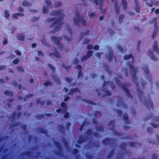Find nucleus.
Listing matches in <instances>:
<instances>
[{"label":"nucleus","instance_id":"1","mask_svg":"<svg viewBox=\"0 0 159 159\" xmlns=\"http://www.w3.org/2000/svg\"><path fill=\"white\" fill-rule=\"evenodd\" d=\"M62 12L63 10L59 9L53 11L50 14L51 16H56L58 18L49 26L50 28H52L54 27V28L53 30L49 31L50 34H53L60 30L61 27L64 23V21L61 22L63 20Z\"/></svg>","mask_w":159,"mask_h":159},{"label":"nucleus","instance_id":"2","mask_svg":"<svg viewBox=\"0 0 159 159\" xmlns=\"http://www.w3.org/2000/svg\"><path fill=\"white\" fill-rule=\"evenodd\" d=\"M127 65L131 70V74L132 80L137 87L138 94L140 102L142 103L143 102V96L144 92L143 91L141 90L139 88L140 84L139 83L138 81H137L138 78L136 77V74L138 72V70L137 68H134V66L133 64H131L130 61H128L127 62Z\"/></svg>","mask_w":159,"mask_h":159},{"label":"nucleus","instance_id":"3","mask_svg":"<svg viewBox=\"0 0 159 159\" xmlns=\"http://www.w3.org/2000/svg\"><path fill=\"white\" fill-rule=\"evenodd\" d=\"M158 18L159 17H154L149 21V23L150 24H152L153 23L154 24V29L152 35V38H154L155 37L158 30L159 26H157V18Z\"/></svg>","mask_w":159,"mask_h":159},{"label":"nucleus","instance_id":"4","mask_svg":"<svg viewBox=\"0 0 159 159\" xmlns=\"http://www.w3.org/2000/svg\"><path fill=\"white\" fill-rule=\"evenodd\" d=\"M144 104L146 107L147 108L148 110L150 111V106L151 109L152 110L153 109L154 104L153 102L151 99L150 95L148 94V98L145 97L144 98Z\"/></svg>","mask_w":159,"mask_h":159},{"label":"nucleus","instance_id":"5","mask_svg":"<svg viewBox=\"0 0 159 159\" xmlns=\"http://www.w3.org/2000/svg\"><path fill=\"white\" fill-rule=\"evenodd\" d=\"M61 39V37H57L56 36H51V40L54 42L59 50L61 51L63 50L64 48L63 44L60 43Z\"/></svg>","mask_w":159,"mask_h":159},{"label":"nucleus","instance_id":"6","mask_svg":"<svg viewBox=\"0 0 159 159\" xmlns=\"http://www.w3.org/2000/svg\"><path fill=\"white\" fill-rule=\"evenodd\" d=\"M129 84V83L127 82H126L125 84H122L121 86V89L125 92L127 96L129 98L132 99L133 96L130 93L129 89L126 86V85H128Z\"/></svg>","mask_w":159,"mask_h":159},{"label":"nucleus","instance_id":"7","mask_svg":"<svg viewBox=\"0 0 159 159\" xmlns=\"http://www.w3.org/2000/svg\"><path fill=\"white\" fill-rule=\"evenodd\" d=\"M143 70L144 73L146 74V76L147 78V79L150 82V85L152 86L153 85V82H152V77L148 76L149 74V70L148 69V67L147 66H146L143 68Z\"/></svg>","mask_w":159,"mask_h":159},{"label":"nucleus","instance_id":"8","mask_svg":"<svg viewBox=\"0 0 159 159\" xmlns=\"http://www.w3.org/2000/svg\"><path fill=\"white\" fill-rule=\"evenodd\" d=\"M116 140V139L112 138L109 139L108 138H106L103 139L102 140V143L105 145L107 144H110V143L114 144Z\"/></svg>","mask_w":159,"mask_h":159},{"label":"nucleus","instance_id":"9","mask_svg":"<svg viewBox=\"0 0 159 159\" xmlns=\"http://www.w3.org/2000/svg\"><path fill=\"white\" fill-rule=\"evenodd\" d=\"M110 51H109V53L108 54L106 55V57L108 60L109 61H111L113 57H114V53L113 51L112 48L110 47L109 48Z\"/></svg>","mask_w":159,"mask_h":159},{"label":"nucleus","instance_id":"10","mask_svg":"<svg viewBox=\"0 0 159 159\" xmlns=\"http://www.w3.org/2000/svg\"><path fill=\"white\" fill-rule=\"evenodd\" d=\"M76 15L77 17H74L73 18V21L75 24L76 25H78L79 27L80 26L79 24L81 18L80 16L79 13L78 12L76 14Z\"/></svg>","mask_w":159,"mask_h":159},{"label":"nucleus","instance_id":"11","mask_svg":"<svg viewBox=\"0 0 159 159\" xmlns=\"http://www.w3.org/2000/svg\"><path fill=\"white\" fill-rule=\"evenodd\" d=\"M121 106L125 109H128V106L127 105L124 103L122 100L121 98H120L117 101L116 106L118 107H119Z\"/></svg>","mask_w":159,"mask_h":159},{"label":"nucleus","instance_id":"12","mask_svg":"<svg viewBox=\"0 0 159 159\" xmlns=\"http://www.w3.org/2000/svg\"><path fill=\"white\" fill-rule=\"evenodd\" d=\"M148 54L151 57V58L152 60L156 62L158 61V58L155 57V55L154 54L152 51L151 50L148 51Z\"/></svg>","mask_w":159,"mask_h":159},{"label":"nucleus","instance_id":"13","mask_svg":"<svg viewBox=\"0 0 159 159\" xmlns=\"http://www.w3.org/2000/svg\"><path fill=\"white\" fill-rule=\"evenodd\" d=\"M132 58V59L131 60V63L132 64H132L134 61V57L133 56V55L132 54H129L128 55H125L123 57V59L125 60H128V59H129L130 58Z\"/></svg>","mask_w":159,"mask_h":159},{"label":"nucleus","instance_id":"14","mask_svg":"<svg viewBox=\"0 0 159 159\" xmlns=\"http://www.w3.org/2000/svg\"><path fill=\"white\" fill-rule=\"evenodd\" d=\"M151 119H152V120L154 121L157 122L159 121V116H153V114L151 113L146 118V119L148 120Z\"/></svg>","mask_w":159,"mask_h":159},{"label":"nucleus","instance_id":"15","mask_svg":"<svg viewBox=\"0 0 159 159\" xmlns=\"http://www.w3.org/2000/svg\"><path fill=\"white\" fill-rule=\"evenodd\" d=\"M114 8L116 13L119 15L120 13V9L118 6V2H115L114 3Z\"/></svg>","mask_w":159,"mask_h":159},{"label":"nucleus","instance_id":"16","mask_svg":"<svg viewBox=\"0 0 159 159\" xmlns=\"http://www.w3.org/2000/svg\"><path fill=\"white\" fill-rule=\"evenodd\" d=\"M157 42L156 41H155L153 43V50L155 51L159 55V49L157 48Z\"/></svg>","mask_w":159,"mask_h":159},{"label":"nucleus","instance_id":"17","mask_svg":"<svg viewBox=\"0 0 159 159\" xmlns=\"http://www.w3.org/2000/svg\"><path fill=\"white\" fill-rule=\"evenodd\" d=\"M123 119L125 124H129L130 123L128 116L126 113H125L124 114Z\"/></svg>","mask_w":159,"mask_h":159},{"label":"nucleus","instance_id":"18","mask_svg":"<svg viewBox=\"0 0 159 159\" xmlns=\"http://www.w3.org/2000/svg\"><path fill=\"white\" fill-rule=\"evenodd\" d=\"M59 129V131L62 134H65V128L64 126L61 125H59L58 126Z\"/></svg>","mask_w":159,"mask_h":159},{"label":"nucleus","instance_id":"19","mask_svg":"<svg viewBox=\"0 0 159 159\" xmlns=\"http://www.w3.org/2000/svg\"><path fill=\"white\" fill-rule=\"evenodd\" d=\"M54 143L59 150L60 152H61L62 151V148L60 143L58 141H55Z\"/></svg>","mask_w":159,"mask_h":159},{"label":"nucleus","instance_id":"20","mask_svg":"<svg viewBox=\"0 0 159 159\" xmlns=\"http://www.w3.org/2000/svg\"><path fill=\"white\" fill-rule=\"evenodd\" d=\"M129 144L130 147H132L133 148L139 147V146L141 145L139 143L133 142H130Z\"/></svg>","mask_w":159,"mask_h":159},{"label":"nucleus","instance_id":"21","mask_svg":"<svg viewBox=\"0 0 159 159\" xmlns=\"http://www.w3.org/2000/svg\"><path fill=\"white\" fill-rule=\"evenodd\" d=\"M122 6L124 10H126L127 8L128 3L125 0H121Z\"/></svg>","mask_w":159,"mask_h":159},{"label":"nucleus","instance_id":"22","mask_svg":"<svg viewBox=\"0 0 159 159\" xmlns=\"http://www.w3.org/2000/svg\"><path fill=\"white\" fill-rule=\"evenodd\" d=\"M24 34H20L17 35V37L20 41H23L25 39V35Z\"/></svg>","mask_w":159,"mask_h":159},{"label":"nucleus","instance_id":"23","mask_svg":"<svg viewBox=\"0 0 159 159\" xmlns=\"http://www.w3.org/2000/svg\"><path fill=\"white\" fill-rule=\"evenodd\" d=\"M85 141L83 136L80 135L79 137V139L78 140L77 142L79 144H81Z\"/></svg>","mask_w":159,"mask_h":159},{"label":"nucleus","instance_id":"24","mask_svg":"<svg viewBox=\"0 0 159 159\" xmlns=\"http://www.w3.org/2000/svg\"><path fill=\"white\" fill-rule=\"evenodd\" d=\"M38 129L39 132L41 134H48V131L47 129H44L42 128H39Z\"/></svg>","mask_w":159,"mask_h":159},{"label":"nucleus","instance_id":"25","mask_svg":"<svg viewBox=\"0 0 159 159\" xmlns=\"http://www.w3.org/2000/svg\"><path fill=\"white\" fill-rule=\"evenodd\" d=\"M126 147V143H122L120 145V148L123 151H125L126 150L125 147Z\"/></svg>","mask_w":159,"mask_h":159},{"label":"nucleus","instance_id":"26","mask_svg":"<svg viewBox=\"0 0 159 159\" xmlns=\"http://www.w3.org/2000/svg\"><path fill=\"white\" fill-rule=\"evenodd\" d=\"M115 149H112L110 152V154H108L107 156V158L108 159L111 158L115 153Z\"/></svg>","mask_w":159,"mask_h":159},{"label":"nucleus","instance_id":"27","mask_svg":"<svg viewBox=\"0 0 159 159\" xmlns=\"http://www.w3.org/2000/svg\"><path fill=\"white\" fill-rule=\"evenodd\" d=\"M104 67L105 70L109 75H111L112 73V71L109 66L107 65H104Z\"/></svg>","mask_w":159,"mask_h":159},{"label":"nucleus","instance_id":"28","mask_svg":"<svg viewBox=\"0 0 159 159\" xmlns=\"http://www.w3.org/2000/svg\"><path fill=\"white\" fill-rule=\"evenodd\" d=\"M61 106L63 107V111L65 112L66 111L67 109V107L66 103L64 102H62L61 103Z\"/></svg>","mask_w":159,"mask_h":159},{"label":"nucleus","instance_id":"29","mask_svg":"<svg viewBox=\"0 0 159 159\" xmlns=\"http://www.w3.org/2000/svg\"><path fill=\"white\" fill-rule=\"evenodd\" d=\"M24 16V14L23 13H15L14 14H12V16L13 18H16L18 16Z\"/></svg>","mask_w":159,"mask_h":159},{"label":"nucleus","instance_id":"30","mask_svg":"<svg viewBox=\"0 0 159 159\" xmlns=\"http://www.w3.org/2000/svg\"><path fill=\"white\" fill-rule=\"evenodd\" d=\"M95 129L98 132H102L104 130V128L102 126H97L96 127Z\"/></svg>","mask_w":159,"mask_h":159},{"label":"nucleus","instance_id":"31","mask_svg":"<svg viewBox=\"0 0 159 159\" xmlns=\"http://www.w3.org/2000/svg\"><path fill=\"white\" fill-rule=\"evenodd\" d=\"M103 91L106 94L107 96L108 97L110 96L111 95V93L107 89H104L103 90Z\"/></svg>","mask_w":159,"mask_h":159},{"label":"nucleus","instance_id":"32","mask_svg":"<svg viewBox=\"0 0 159 159\" xmlns=\"http://www.w3.org/2000/svg\"><path fill=\"white\" fill-rule=\"evenodd\" d=\"M86 157L89 159H92L93 157V155L89 152H87L85 153Z\"/></svg>","mask_w":159,"mask_h":159},{"label":"nucleus","instance_id":"33","mask_svg":"<svg viewBox=\"0 0 159 159\" xmlns=\"http://www.w3.org/2000/svg\"><path fill=\"white\" fill-rule=\"evenodd\" d=\"M22 5L24 7H30L31 6V4L28 3L26 1H24L23 2Z\"/></svg>","mask_w":159,"mask_h":159},{"label":"nucleus","instance_id":"34","mask_svg":"<svg viewBox=\"0 0 159 159\" xmlns=\"http://www.w3.org/2000/svg\"><path fill=\"white\" fill-rule=\"evenodd\" d=\"M81 100L82 101L88 104H92L93 105H96V104L89 100H86L84 99H81Z\"/></svg>","mask_w":159,"mask_h":159},{"label":"nucleus","instance_id":"35","mask_svg":"<svg viewBox=\"0 0 159 159\" xmlns=\"http://www.w3.org/2000/svg\"><path fill=\"white\" fill-rule=\"evenodd\" d=\"M89 31L88 30H87L86 32L85 33H81L80 36V39H81L85 35H88L89 34Z\"/></svg>","mask_w":159,"mask_h":159},{"label":"nucleus","instance_id":"36","mask_svg":"<svg viewBox=\"0 0 159 159\" xmlns=\"http://www.w3.org/2000/svg\"><path fill=\"white\" fill-rule=\"evenodd\" d=\"M124 17V15L123 14H120L119 15L118 18V21L120 24L122 21Z\"/></svg>","mask_w":159,"mask_h":159},{"label":"nucleus","instance_id":"37","mask_svg":"<svg viewBox=\"0 0 159 159\" xmlns=\"http://www.w3.org/2000/svg\"><path fill=\"white\" fill-rule=\"evenodd\" d=\"M48 66L52 70L53 73L55 72V68L52 64H48Z\"/></svg>","mask_w":159,"mask_h":159},{"label":"nucleus","instance_id":"38","mask_svg":"<svg viewBox=\"0 0 159 159\" xmlns=\"http://www.w3.org/2000/svg\"><path fill=\"white\" fill-rule=\"evenodd\" d=\"M43 14H47L48 12V9L45 6H43Z\"/></svg>","mask_w":159,"mask_h":159},{"label":"nucleus","instance_id":"39","mask_svg":"<svg viewBox=\"0 0 159 159\" xmlns=\"http://www.w3.org/2000/svg\"><path fill=\"white\" fill-rule=\"evenodd\" d=\"M4 15L5 17L7 18L8 19L10 16V14L8 11L7 10H4Z\"/></svg>","mask_w":159,"mask_h":159},{"label":"nucleus","instance_id":"40","mask_svg":"<svg viewBox=\"0 0 159 159\" xmlns=\"http://www.w3.org/2000/svg\"><path fill=\"white\" fill-rule=\"evenodd\" d=\"M19 123H16L14 124H11L10 125L9 128H12L14 127L15 126H19Z\"/></svg>","mask_w":159,"mask_h":159},{"label":"nucleus","instance_id":"41","mask_svg":"<svg viewBox=\"0 0 159 159\" xmlns=\"http://www.w3.org/2000/svg\"><path fill=\"white\" fill-rule=\"evenodd\" d=\"M45 2L47 4V6L51 8L52 7L51 2L50 1H48V0H45Z\"/></svg>","mask_w":159,"mask_h":159},{"label":"nucleus","instance_id":"42","mask_svg":"<svg viewBox=\"0 0 159 159\" xmlns=\"http://www.w3.org/2000/svg\"><path fill=\"white\" fill-rule=\"evenodd\" d=\"M115 120H112L109 122L108 124V126H113L112 127H113L114 124H115Z\"/></svg>","mask_w":159,"mask_h":159},{"label":"nucleus","instance_id":"43","mask_svg":"<svg viewBox=\"0 0 159 159\" xmlns=\"http://www.w3.org/2000/svg\"><path fill=\"white\" fill-rule=\"evenodd\" d=\"M93 51L90 50L88 51L86 56L89 58H90L93 55Z\"/></svg>","mask_w":159,"mask_h":159},{"label":"nucleus","instance_id":"44","mask_svg":"<svg viewBox=\"0 0 159 159\" xmlns=\"http://www.w3.org/2000/svg\"><path fill=\"white\" fill-rule=\"evenodd\" d=\"M62 66L63 68H65L67 71H68L70 68L71 67L70 66H66L65 63H63L62 64Z\"/></svg>","mask_w":159,"mask_h":159},{"label":"nucleus","instance_id":"45","mask_svg":"<svg viewBox=\"0 0 159 159\" xmlns=\"http://www.w3.org/2000/svg\"><path fill=\"white\" fill-rule=\"evenodd\" d=\"M115 111L118 113V115L119 116H121L123 114V111L122 110L116 109Z\"/></svg>","mask_w":159,"mask_h":159},{"label":"nucleus","instance_id":"46","mask_svg":"<svg viewBox=\"0 0 159 159\" xmlns=\"http://www.w3.org/2000/svg\"><path fill=\"white\" fill-rule=\"evenodd\" d=\"M21 128L24 130H25V134L27 133V125H22L21 126Z\"/></svg>","mask_w":159,"mask_h":159},{"label":"nucleus","instance_id":"47","mask_svg":"<svg viewBox=\"0 0 159 159\" xmlns=\"http://www.w3.org/2000/svg\"><path fill=\"white\" fill-rule=\"evenodd\" d=\"M4 93L6 95H9L10 96L12 97L13 95V93L12 92H9L8 90H6L4 92Z\"/></svg>","mask_w":159,"mask_h":159},{"label":"nucleus","instance_id":"48","mask_svg":"<svg viewBox=\"0 0 159 159\" xmlns=\"http://www.w3.org/2000/svg\"><path fill=\"white\" fill-rule=\"evenodd\" d=\"M147 131L149 134H152L153 133L154 129L150 127H148L147 128Z\"/></svg>","mask_w":159,"mask_h":159},{"label":"nucleus","instance_id":"49","mask_svg":"<svg viewBox=\"0 0 159 159\" xmlns=\"http://www.w3.org/2000/svg\"><path fill=\"white\" fill-rule=\"evenodd\" d=\"M36 117L38 118V119L40 120L42 118H44V114H37L35 116Z\"/></svg>","mask_w":159,"mask_h":159},{"label":"nucleus","instance_id":"50","mask_svg":"<svg viewBox=\"0 0 159 159\" xmlns=\"http://www.w3.org/2000/svg\"><path fill=\"white\" fill-rule=\"evenodd\" d=\"M89 58L86 55L84 56L81 57V61L82 62H83L86 61Z\"/></svg>","mask_w":159,"mask_h":159},{"label":"nucleus","instance_id":"51","mask_svg":"<svg viewBox=\"0 0 159 159\" xmlns=\"http://www.w3.org/2000/svg\"><path fill=\"white\" fill-rule=\"evenodd\" d=\"M108 31L109 34L111 35H113V34H114L115 33V32H114L113 30L110 28H108Z\"/></svg>","mask_w":159,"mask_h":159},{"label":"nucleus","instance_id":"52","mask_svg":"<svg viewBox=\"0 0 159 159\" xmlns=\"http://www.w3.org/2000/svg\"><path fill=\"white\" fill-rule=\"evenodd\" d=\"M43 85L45 86H52V83L51 82L48 81L46 82H45L43 83Z\"/></svg>","mask_w":159,"mask_h":159},{"label":"nucleus","instance_id":"53","mask_svg":"<svg viewBox=\"0 0 159 159\" xmlns=\"http://www.w3.org/2000/svg\"><path fill=\"white\" fill-rule=\"evenodd\" d=\"M141 84L142 86L143 89H144V86L147 84V82L146 81L144 80H141Z\"/></svg>","mask_w":159,"mask_h":159},{"label":"nucleus","instance_id":"54","mask_svg":"<svg viewBox=\"0 0 159 159\" xmlns=\"http://www.w3.org/2000/svg\"><path fill=\"white\" fill-rule=\"evenodd\" d=\"M81 21L82 24L84 26H86L87 25L86 21L84 18H82L81 20H80Z\"/></svg>","mask_w":159,"mask_h":159},{"label":"nucleus","instance_id":"55","mask_svg":"<svg viewBox=\"0 0 159 159\" xmlns=\"http://www.w3.org/2000/svg\"><path fill=\"white\" fill-rule=\"evenodd\" d=\"M93 134L94 136L96 138H98L100 137L99 134L96 132H94Z\"/></svg>","mask_w":159,"mask_h":159},{"label":"nucleus","instance_id":"56","mask_svg":"<svg viewBox=\"0 0 159 159\" xmlns=\"http://www.w3.org/2000/svg\"><path fill=\"white\" fill-rule=\"evenodd\" d=\"M93 131L91 129H88L87 130V133L88 135H90L92 134Z\"/></svg>","mask_w":159,"mask_h":159},{"label":"nucleus","instance_id":"57","mask_svg":"<svg viewBox=\"0 0 159 159\" xmlns=\"http://www.w3.org/2000/svg\"><path fill=\"white\" fill-rule=\"evenodd\" d=\"M80 77H81V78L83 77V74L81 70L79 71L78 76V77L79 78H80Z\"/></svg>","mask_w":159,"mask_h":159},{"label":"nucleus","instance_id":"58","mask_svg":"<svg viewBox=\"0 0 159 159\" xmlns=\"http://www.w3.org/2000/svg\"><path fill=\"white\" fill-rule=\"evenodd\" d=\"M17 69L19 71H20L22 72H24L25 71L24 68L22 67L19 66L17 67Z\"/></svg>","mask_w":159,"mask_h":159},{"label":"nucleus","instance_id":"59","mask_svg":"<svg viewBox=\"0 0 159 159\" xmlns=\"http://www.w3.org/2000/svg\"><path fill=\"white\" fill-rule=\"evenodd\" d=\"M65 80L68 83H70L73 80L70 77H65Z\"/></svg>","mask_w":159,"mask_h":159},{"label":"nucleus","instance_id":"60","mask_svg":"<svg viewBox=\"0 0 159 159\" xmlns=\"http://www.w3.org/2000/svg\"><path fill=\"white\" fill-rule=\"evenodd\" d=\"M67 30L69 34L71 35H72V30L69 26H68V27H67Z\"/></svg>","mask_w":159,"mask_h":159},{"label":"nucleus","instance_id":"61","mask_svg":"<svg viewBox=\"0 0 159 159\" xmlns=\"http://www.w3.org/2000/svg\"><path fill=\"white\" fill-rule=\"evenodd\" d=\"M63 142L65 145L66 147H68V143L67 141V140L66 139L64 138H63Z\"/></svg>","mask_w":159,"mask_h":159},{"label":"nucleus","instance_id":"62","mask_svg":"<svg viewBox=\"0 0 159 159\" xmlns=\"http://www.w3.org/2000/svg\"><path fill=\"white\" fill-rule=\"evenodd\" d=\"M117 48L122 52H123V50L122 47L120 45L118 44L117 46Z\"/></svg>","mask_w":159,"mask_h":159},{"label":"nucleus","instance_id":"63","mask_svg":"<svg viewBox=\"0 0 159 159\" xmlns=\"http://www.w3.org/2000/svg\"><path fill=\"white\" fill-rule=\"evenodd\" d=\"M54 57L57 58H60L61 57L59 53L57 52L54 53Z\"/></svg>","mask_w":159,"mask_h":159},{"label":"nucleus","instance_id":"64","mask_svg":"<svg viewBox=\"0 0 159 159\" xmlns=\"http://www.w3.org/2000/svg\"><path fill=\"white\" fill-rule=\"evenodd\" d=\"M152 159H158L157 155L155 153H153L152 156Z\"/></svg>","mask_w":159,"mask_h":159}]
</instances>
